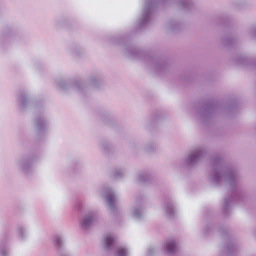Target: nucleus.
I'll list each match as a JSON object with an SVG mask.
<instances>
[{
    "label": "nucleus",
    "instance_id": "14",
    "mask_svg": "<svg viewBox=\"0 0 256 256\" xmlns=\"http://www.w3.org/2000/svg\"><path fill=\"white\" fill-rule=\"evenodd\" d=\"M177 4L181 9L185 10H190L194 6L192 0H178Z\"/></svg>",
    "mask_w": 256,
    "mask_h": 256
},
{
    "label": "nucleus",
    "instance_id": "10",
    "mask_svg": "<svg viewBox=\"0 0 256 256\" xmlns=\"http://www.w3.org/2000/svg\"><path fill=\"white\" fill-rule=\"evenodd\" d=\"M56 246L58 248L59 256H72L66 250L63 249L64 240L59 236H56L54 238Z\"/></svg>",
    "mask_w": 256,
    "mask_h": 256
},
{
    "label": "nucleus",
    "instance_id": "21",
    "mask_svg": "<svg viewBox=\"0 0 256 256\" xmlns=\"http://www.w3.org/2000/svg\"><path fill=\"white\" fill-rule=\"evenodd\" d=\"M148 179V176L144 172H140L137 175V180L138 182H144Z\"/></svg>",
    "mask_w": 256,
    "mask_h": 256
},
{
    "label": "nucleus",
    "instance_id": "2",
    "mask_svg": "<svg viewBox=\"0 0 256 256\" xmlns=\"http://www.w3.org/2000/svg\"><path fill=\"white\" fill-rule=\"evenodd\" d=\"M169 0H145L142 16L138 21L140 27L147 24L151 18L154 9L160 4L164 6Z\"/></svg>",
    "mask_w": 256,
    "mask_h": 256
},
{
    "label": "nucleus",
    "instance_id": "9",
    "mask_svg": "<svg viewBox=\"0 0 256 256\" xmlns=\"http://www.w3.org/2000/svg\"><path fill=\"white\" fill-rule=\"evenodd\" d=\"M162 210L168 218L174 216L176 214V208L171 200H168L163 204Z\"/></svg>",
    "mask_w": 256,
    "mask_h": 256
},
{
    "label": "nucleus",
    "instance_id": "4",
    "mask_svg": "<svg viewBox=\"0 0 256 256\" xmlns=\"http://www.w3.org/2000/svg\"><path fill=\"white\" fill-rule=\"evenodd\" d=\"M206 152V148L203 146L192 149L183 160V164L188 168L194 166L200 160Z\"/></svg>",
    "mask_w": 256,
    "mask_h": 256
},
{
    "label": "nucleus",
    "instance_id": "28",
    "mask_svg": "<svg viewBox=\"0 0 256 256\" xmlns=\"http://www.w3.org/2000/svg\"><path fill=\"white\" fill-rule=\"evenodd\" d=\"M58 84L60 86V88L63 89H66L67 88L65 82L63 80H60L58 82Z\"/></svg>",
    "mask_w": 256,
    "mask_h": 256
},
{
    "label": "nucleus",
    "instance_id": "34",
    "mask_svg": "<svg viewBox=\"0 0 256 256\" xmlns=\"http://www.w3.org/2000/svg\"><path fill=\"white\" fill-rule=\"evenodd\" d=\"M132 56H134V54L132 53Z\"/></svg>",
    "mask_w": 256,
    "mask_h": 256
},
{
    "label": "nucleus",
    "instance_id": "32",
    "mask_svg": "<svg viewBox=\"0 0 256 256\" xmlns=\"http://www.w3.org/2000/svg\"><path fill=\"white\" fill-rule=\"evenodd\" d=\"M154 252V249L152 248H148V252H147V254H148V256H150Z\"/></svg>",
    "mask_w": 256,
    "mask_h": 256
},
{
    "label": "nucleus",
    "instance_id": "1",
    "mask_svg": "<svg viewBox=\"0 0 256 256\" xmlns=\"http://www.w3.org/2000/svg\"><path fill=\"white\" fill-rule=\"evenodd\" d=\"M212 172L208 177L210 182L216 186L226 184L232 190L238 188L240 177L238 170L224 164L219 156L212 158Z\"/></svg>",
    "mask_w": 256,
    "mask_h": 256
},
{
    "label": "nucleus",
    "instance_id": "22",
    "mask_svg": "<svg viewBox=\"0 0 256 256\" xmlns=\"http://www.w3.org/2000/svg\"><path fill=\"white\" fill-rule=\"evenodd\" d=\"M124 174V170L121 169H117L114 170L112 172V176L114 178H118L122 177Z\"/></svg>",
    "mask_w": 256,
    "mask_h": 256
},
{
    "label": "nucleus",
    "instance_id": "11",
    "mask_svg": "<svg viewBox=\"0 0 256 256\" xmlns=\"http://www.w3.org/2000/svg\"><path fill=\"white\" fill-rule=\"evenodd\" d=\"M216 110V107L212 104L204 106L200 112V116L204 119L211 117Z\"/></svg>",
    "mask_w": 256,
    "mask_h": 256
},
{
    "label": "nucleus",
    "instance_id": "19",
    "mask_svg": "<svg viewBox=\"0 0 256 256\" xmlns=\"http://www.w3.org/2000/svg\"><path fill=\"white\" fill-rule=\"evenodd\" d=\"M168 28L170 30H174L178 28H179L180 22L176 20H170L168 24Z\"/></svg>",
    "mask_w": 256,
    "mask_h": 256
},
{
    "label": "nucleus",
    "instance_id": "25",
    "mask_svg": "<svg viewBox=\"0 0 256 256\" xmlns=\"http://www.w3.org/2000/svg\"><path fill=\"white\" fill-rule=\"evenodd\" d=\"M249 34L252 37L256 38V26H254L250 28Z\"/></svg>",
    "mask_w": 256,
    "mask_h": 256
},
{
    "label": "nucleus",
    "instance_id": "13",
    "mask_svg": "<svg viewBox=\"0 0 256 256\" xmlns=\"http://www.w3.org/2000/svg\"><path fill=\"white\" fill-rule=\"evenodd\" d=\"M166 252L168 254H174L178 249L176 242L172 240L166 242L164 247Z\"/></svg>",
    "mask_w": 256,
    "mask_h": 256
},
{
    "label": "nucleus",
    "instance_id": "35",
    "mask_svg": "<svg viewBox=\"0 0 256 256\" xmlns=\"http://www.w3.org/2000/svg\"><path fill=\"white\" fill-rule=\"evenodd\" d=\"M255 236H256V233L255 234Z\"/></svg>",
    "mask_w": 256,
    "mask_h": 256
},
{
    "label": "nucleus",
    "instance_id": "30",
    "mask_svg": "<svg viewBox=\"0 0 256 256\" xmlns=\"http://www.w3.org/2000/svg\"><path fill=\"white\" fill-rule=\"evenodd\" d=\"M210 230V226H206L203 230H202V234H203V235L204 236H206V232H208Z\"/></svg>",
    "mask_w": 256,
    "mask_h": 256
},
{
    "label": "nucleus",
    "instance_id": "5",
    "mask_svg": "<svg viewBox=\"0 0 256 256\" xmlns=\"http://www.w3.org/2000/svg\"><path fill=\"white\" fill-rule=\"evenodd\" d=\"M36 158L32 155H24L20 157L16 162L17 168L26 175L30 174L34 171L33 164Z\"/></svg>",
    "mask_w": 256,
    "mask_h": 256
},
{
    "label": "nucleus",
    "instance_id": "3",
    "mask_svg": "<svg viewBox=\"0 0 256 256\" xmlns=\"http://www.w3.org/2000/svg\"><path fill=\"white\" fill-rule=\"evenodd\" d=\"M104 244L106 252H114L115 256H128V250L124 247L118 246L112 234H108L105 236Z\"/></svg>",
    "mask_w": 256,
    "mask_h": 256
},
{
    "label": "nucleus",
    "instance_id": "31",
    "mask_svg": "<svg viewBox=\"0 0 256 256\" xmlns=\"http://www.w3.org/2000/svg\"><path fill=\"white\" fill-rule=\"evenodd\" d=\"M225 42L226 45H230L232 44V41L234 40L233 38H226Z\"/></svg>",
    "mask_w": 256,
    "mask_h": 256
},
{
    "label": "nucleus",
    "instance_id": "24",
    "mask_svg": "<svg viewBox=\"0 0 256 256\" xmlns=\"http://www.w3.org/2000/svg\"><path fill=\"white\" fill-rule=\"evenodd\" d=\"M98 78L96 76H92L88 81V84L92 86H96Z\"/></svg>",
    "mask_w": 256,
    "mask_h": 256
},
{
    "label": "nucleus",
    "instance_id": "16",
    "mask_svg": "<svg viewBox=\"0 0 256 256\" xmlns=\"http://www.w3.org/2000/svg\"><path fill=\"white\" fill-rule=\"evenodd\" d=\"M18 100L22 108H24L28 104V99L27 95L24 92H20L18 96Z\"/></svg>",
    "mask_w": 256,
    "mask_h": 256
},
{
    "label": "nucleus",
    "instance_id": "27",
    "mask_svg": "<svg viewBox=\"0 0 256 256\" xmlns=\"http://www.w3.org/2000/svg\"><path fill=\"white\" fill-rule=\"evenodd\" d=\"M156 148V146L152 144H149L148 146H146V150L148 152H152Z\"/></svg>",
    "mask_w": 256,
    "mask_h": 256
},
{
    "label": "nucleus",
    "instance_id": "8",
    "mask_svg": "<svg viewBox=\"0 0 256 256\" xmlns=\"http://www.w3.org/2000/svg\"><path fill=\"white\" fill-rule=\"evenodd\" d=\"M238 246L236 243L232 240H230L224 245L221 252L222 256H232L236 252Z\"/></svg>",
    "mask_w": 256,
    "mask_h": 256
},
{
    "label": "nucleus",
    "instance_id": "6",
    "mask_svg": "<svg viewBox=\"0 0 256 256\" xmlns=\"http://www.w3.org/2000/svg\"><path fill=\"white\" fill-rule=\"evenodd\" d=\"M102 194L106 198L110 208L114 210L116 208L117 198L114 191L108 187H106L102 190Z\"/></svg>",
    "mask_w": 256,
    "mask_h": 256
},
{
    "label": "nucleus",
    "instance_id": "29",
    "mask_svg": "<svg viewBox=\"0 0 256 256\" xmlns=\"http://www.w3.org/2000/svg\"><path fill=\"white\" fill-rule=\"evenodd\" d=\"M154 68L157 70V71H158L159 70H161L162 67H163V64L158 62H156L154 64Z\"/></svg>",
    "mask_w": 256,
    "mask_h": 256
},
{
    "label": "nucleus",
    "instance_id": "20",
    "mask_svg": "<svg viewBox=\"0 0 256 256\" xmlns=\"http://www.w3.org/2000/svg\"><path fill=\"white\" fill-rule=\"evenodd\" d=\"M232 200H233V198H226L224 200V210L225 212H228L231 206V202L232 201Z\"/></svg>",
    "mask_w": 256,
    "mask_h": 256
},
{
    "label": "nucleus",
    "instance_id": "17",
    "mask_svg": "<svg viewBox=\"0 0 256 256\" xmlns=\"http://www.w3.org/2000/svg\"><path fill=\"white\" fill-rule=\"evenodd\" d=\"M0 256H8V248L6 244H0Z\"/></svg>",
    "mask_w": 256,
    "mask_h": 256
},
{
    "label": "nucleus",
    "instance_id": "23",
    "mask_svg": "<svg viewBox=\"0 0 256 256\" xmlns=\"http://www.w3.org/2000/svg\"><path fill=\"white\" fill-rule=\"evenodd\" d=\"M248 61V60L247 58L245 56H242L238 60V63L240 64L246 65Z\"/></svg>",
    "mask_w": 256,
    "mask_h": 256
},
{
    "label": "nucleus",
    "instance_id": "12",
    "mask_svg": "<svg viewBox=\"0 0 256 256\" xmlns=\"http://www.w3.org/2000/svg\"><path fill=\"white\" fill-rule=\"evenodd\" d=\"M35 123L36 129L38 132L40 133L46 130L47 123L43 116H37L36 118Z\"/></svg>",
    "mask_w": 256,
    "mask_h": 256
},
{
    "label": "nucleus",
    "instance_id": "7",
    "mask_svg": "<svg viewBox=\"0 0 256 256\" xmlns=\"http://www.w3.org/2000/svg\"><path fill=\"white\" fill-rule=\"evenodd\" d=\"M96 218V214L94 212H90L85 214L81 221V227L84 230H88L90 228Z\"/></svg>",
    "mask_w": 256,
    "mask_h": 256
},
{
    "label": "nucleus",
    "instance_id": "18",
    "mask_svg": "<svg viewBox=\"0 0 256 256\" xmlns=\"http://www.w3.org/2000/svg\"><path fill=\"white\" fill-rule=\"evenodd\" d=\"M16 232H18L20 236L24 238L26 236V228L22 225H18L16 228Z\"/></svg>",
    "mask_w": 256,
    "mask_h": 256
},
{
    "label": "nucleus",
    "instance_id": "33",
    "mask_svg": "<svg viewBox=\"0 0 256 256\" xmlns=\"http://www.w3.org/2000/svg\"><path fill=\"white\" fill-rule=\"evenodd\" d=\"M108 146H109V144H108V143H107V142H106V143H104V144H102V148H103L104 150H107V149L108 148Z\"/></svg>",
    "mask_w": 256,
    "mask_h": 256
},
{
    "label": "nucleus",
    "instance_id": "26",
    "mask_svg": "<svg viewBox=\"0 0 256 256\" xmlns=\"http://www.w3.org/2000/svg\"><path fill=\"white\" fill-rule=\"evenodd\" d=\"M84 86H85L83 84L80 82L76 83L75 84L76 88L79 90H83V88Z\"/></svg>",
    "mask_w": 256,
    "mask_h": 256
},
{
    "label": "nucleus",
    "instance_id": "15",
    "mask_svg": "<svg viewBox=\"0 0 256 256\" xmlns=\"http://www.w3.org/2000/svg\"><path fill=\"white\" fill-rule=\"evenodd\" d=\"M144 206L142 205L134 206L132 210V216L136 220H140L142 218Z\"/></svg>",
    "mask_w": 256,
    "mask_h": 256
}]
</instances>
